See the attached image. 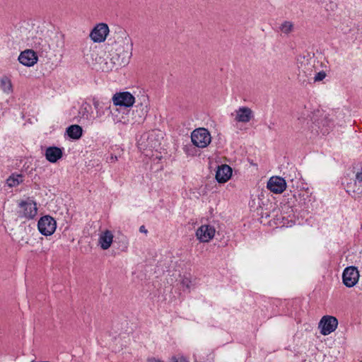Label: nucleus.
<instances>
[{"label":"nucleus","mask_w":362,"mask_h":362,"mask_svg":"<svg viewBox=\"0 0 362 362\" xmlns=\"http://www.w3.org/2000/svg\"><path fill=\"white\" fill-rule=\"evenodd\" d=\"M124 35V44L127 47L126 49H124L120 54H117V55L118 56V57L117 58V62L114 60V57L110 58L107 56L98 57L96 52L95 50H92L91 49H90L88 51L83 52L84 59H87V61L89 63L90 62V59H92L93 62L94 59H99V62H97V69L101 70L104 72H109L112 71L113 69H115V67L116 66V65H127L129 63V59L132 57L131 49H129V47H132V42L128 35H127L126 33Z\"/></svg>","instance_id":"obj_1"},{"label":"nucleus","mask_w":362,"mask_h":362,"mask_svg":"<svg viewBox=\"0 0 362 362\" xmlns=\"http://www.w3.org/2000/svg\"><path fill=\"white\" fill-rule=\"evenodd\" d=\"M18 216L25 221L33 219L37 214V204L33 199L27 198L18 203Z\"/></svg>","instance_id":"obj_2"},{"label":"nucleus","mask_w":362,"mask_h":362,"mask_svg":"<svg viewBox=\"0 0 362 362\" xmlns=\"http://www.w3.org/2000/svg\"><path fill=\"white\" fill-rule=\"evenodd\" d=\"M191 139L194 146L199 148H205L210 144L211 136L206 129L200 127L192 132Z\"/></svg>","instance_id":"obj_3"},{"label":"nucleus","mask_w":362,"mask_h":362,"mask_svg":"<svg viewBox=\"0 0 362 362\" xmlns=\"http://www.w3.org/2000/svg\"><path fill=\"white\" fill-rule=\"evenodd\" d=\"M110 33L107 24L105 23H98L91 30L89 37L93 42L100 43L105 41Z\"/></svg>","instance_id":"obj_4"},{"label":"nucleus","mask_w":362,"mask_h":362,"mask_svg":"<svg viewBox=\"0 0 362 362\" xmlns=\"http://www.w3.org/2000/svg\"><path fill=\"white\" fill-rule=\"evenodd\" d=\"M314 61L312 59L300 57L297 59L298 78H310L315 72Z\"/></svg>","instance_id":"obj_5"},{"label":"nucleus","mask_w":362,"mask_h":362,"mask_svg":"<svg viewBox=\"0 0 362 362\" xmlns=\"http://www.w3.org/2000/svg\"><path fill=\"white\" fill-rule=\"evenodd\" d=\"M37 228L40 233L43 235H51L56 230L57 222L52 216H45L38 221Z\"/></svg>","instance_id":"obj_6"},{"label":"nucleus","mask_w":362,"mask_h":362,"mask_svg":"<svg viewBox=\"0 0 362 362\" xmlns=\"http://www.w3.org/2000/svg\"><path fill=\"white\" fill-rule=\"evenodd\" d=\"M337 325L338 320L335 317L325 315L321 318L318 327L322 335H328L335 331L337 328Z\"/></svg>","instance_id":"obj_7"},{"label":"nucleus","mask_w":362,"mask_h":362,"mask_svg":"<svg viewBox=\"0 0 362 362\" xmlns=\"http://www.w3.org/2000/svg\"><path fill=\"white\" fill-rule=\"evenodd\" d=\"M232 116L235 122L246 124L253 119L254 112L250 107L242 106L236 109L232 113Z\"/></svg>","instance_id":"obj_8"},{"label":"nucleus","mask_w":362,"mask_h":362,"mask_svg":"<svg viewBox=\"0 0 362 362\" xmlns=\"http://www.w3.org/2000/svg\"><path fill=\"white\" fill-rule=\"evenodd\" d=\"M359 276V272L356 267H348L343 272V283L346 287H353L358 283Z\"/></svg>","instance_id":"obj_9"},{"label":"nucleus","mask_w":362,"mask_h":362,"mask_svg":"<svg viewBox=\"0 0 362 362\" xmlns=\"http://www.w3.org/2000/svg\"><path fill=\"white\" fill-rule=\"evenodd\" d=\"M216 234V229L210 225H202L196 231V237L201 243L210 242Z\"/></svg>","instance_id":"obj_10"},{"label":"nucleus","mask_w":362,"mask_h":362,"mask_svg":"<svg viewBox=\"0 0 362 362\" xmlns=\"http://www.w3.org/2000/svg\"><path fill=\"white\" fill-rule=\"evenodd\" d=\"M112 102L116 106L131 107L134 103L135 98L129 92H120L113 95Z\"/></svg>","instance_id":"obj_11"},{"label":"nucleus","mask_w":362,"mask_h":362,"mask_svg":"<svg viewBox=\"0 0 362 362\" xmlns=\"http://www.w3.org/2000/svg\"><path fill=\"white\" fill-rule=\"evenodd\" d=\"M267 188L275 194L282 193L286 188V182L281 177H272L267 182Z\"/></svg>","instance_id":"obj_12"},{"label":"nucleus","mask_w":362,"mask_h":362,"mask_svg":"<svg viewBox=\"0 0 362 362\" xmlns=\"http://www.w3.org/2000/svg\"><path fill=\"white\" fill-rule=\"evenodd\" d=\"M37 60V54L32 49L24 50L18 57L19 62L25 66H34Z\"/></svg>","instance_id":"obj_13"},{"label":"nucleus","mask_w":362,"mask_h":362,"mask_svg":"<svg viewBox=\"0 0 362 362\" xmlns=\"http://www.w3.org/2000/svg\"><path fill=\"white\" fill-rule=\"evenodd\" d=\"M114 234L110 230H102L98 235V245L102 250L109 249L113 243Z\"/></svg>","instance_id":"obj_14"},{"label":"nucleus","mask_w":362,"mask_h":362,"mask_svg":"<svg viewBox=\"0 0 362 362\" xmlns=\"http://www.w3.org/2000/svg\"><path fill=\"white\" fill-rule=\"evenodd\" d=\"M112 119L115 124H127L131 122L129 119L130 111H121L118 108L110 111Z\"/></svg>","instance_id":"obj_15"},{"label":"nucleus","mask_w":362,"mask_h":362,"mask_svg":"<svg viewBox=\"0 0 362 362\" xmlns=\"http://www.w3.org/2000/svg\"><path fill=\"white\" fill-rule=\"evenodd\" d=\"M347 192L362 195V168L356 172L354 182L348 184Z\"/></svg>","instance_id":"obj_16"},{"label":"nucleus","mask_w":362,"mask_h":362,"mask_svg":"<svg viewBox=\"0 0 362 362\" xmlns=\"http://www.w3.org/2000/svg\"><path fill=\"white\" fill-rule=\"evenodd\" d=\"M231 175V168L228 165H222L216 170V179L219 183H225L230 178Z\"/></svg>","instance_id":"obj_17"},{"label":"nucleus","mask_w":362,"mask_h":362,"mask_svg":"<svg viewBox=\"0 0 362 362\" xmlns=\"http://www.w3.org/2000/svg\"><path fill=\"white\" fill-rule=\"evenodd\" d=\"M45 156L51 163H56L62 156V151L57 147H49L46 149Z\"/></svg>","instance_id":"obj_18"},{"label":"nucleus","mask_w":362,"mask_h":362,"mask_svg":"<svg viewBox=\"0 0 362 362\" xmlns=\"http://www.w3.org/2000/svg\"><path fill=\"white\" fill-rule=\"evenodd\" d=\"M148 110V105H147L146 102H145L144 103H141L140 105H137L136 107V112L138 114L133 118V120L135 122H138V123L141 122L144 119V117H146V115H147Z\"/></svg>","instance_id":"obj_19"},{"label":"nucleus","mask_w":362,"mask_h":362,"mask_svg":"<svg viewBox=\"0 0 362 362\" xmlns=\"http://www.w3.org/2000/svg\"><path fill=\"white\" fill-rule=\"evenodd\" d=\"M180 286L184 291L190 292L194 288V280L190 275H183L180 276Z\"/></svg>","instance_id":"obj_20"},{"label":"nucleus","mask_w":362,"mask_h":362,"mask_svg":"<svg viewBox=\"0 0 362 362\" xmlns=\"http://www.w3.org/2000/svg\"><path fill=\"white\" fill-rule=\"evenodd\" d=\"M0 89L7 95L13 92V85L8 77L4 76L0 78Z\"/></svg>","instance_id":"obj_21"},{"label":"nucleus","mask_w":362,"mask_h":362,"mask_svg":"<svg viewBox=\"0 0 362 362\" xmlns=\"http://www.w3.org/2000/svg\"><path fill=\"white\" fill-rule=\"evenodd\" d=\"M66 133L71 139H78L82 135V128L79 125L73 124L67 128Z\"/></svg>","instance_id":"obj_22"},{"label":"nucleus","mask_w":362,"mask_h":362,"mask_svg":"<svg viewBox=\"0 0 362 362\" xmlns=\"http://www.w3.org/2000/svg\"><path fill=\"white\" fill-rule=\"evenodd\" d=\"M23 182V177L21 175H12L6 180V184L9 187H14Z\"/></svg>","instance_id":"obj_23"},{"label":"nucleus","mask_w":362,"mask_h":362,"mask_svg":"<svg viewBox=\"0 0 362 362\" xmlns=\"http://www.w3.org/2000/svg\"><path fill=\"white\" fill-rule=\"evenodd\" d=\"M293 23L291 21H284L280 26L281 31L286 35H288L293 32Z\"/></svg>","instance_id":"obj_24"},{"label":"nucleus","mask_w":362,"mask_h":362,"mask_svg":"<svg viewBox=\"0 0 362 362\" xmlns=\"http://www.w3.org/2000/svg\"><path fill=\"white\" fill-rule=\"evenodd\" d=\"M326 76L327 74L324 71H319L313 77V81L314 82L322 81L326 77Z\"/></svg>","instance_id":"obj_25"},{"label":"nucleus","mask_w":362,"mask_h":362,"mask_svg":"<svg viewBox=\"0 0 362 362\" xmlns=\"http://www.w3.org/2000/svg\"><path fill=\"white\" fill-rule=\"evenodd\" d=\"M94 107L96 110V117L100 118L104 114L105 112L103 110L98 102L94 103Z\"/></svg>","instance_id":"obj_26"},{"label":"nucleus","mask_w":362,"mask_h":362,"mask_svg":"<svg viewBox=\"0 0 362 362\" xmlns=\"http://www.w3.org/2000/svg\"><path fill=\"white\" fill-rule=\"evenodd\" d=\"M117 160V157L114 155H111L110 157L109 158V162H110V163H114Z\"/></svg>","instance_id":"obj_27"},{"label":"nucleus","mask_w":362,"mask_h":362,"mask_svg":"<svg viewBox=\"0 0 362 362\" xmlns=\"http://www.w3.org/2000/svg\"><path fill=\"white\" fill-rule=\"evenodd\" d=\"M139 231L141 233H147V230L145 228V227L144 226H141L140 228H139Z\"/></svg>","instance_id":"obj_28"},{"label":"nucleus","mask_w":362,"mask_h":362,"mask_svg":"<svg viewBox=\"0 0 362 362\" xmlns=\"http://www.w3.org/2000/svg\"><path fill=\"white\" fill-rule=\"evenodd\" d=\"M95 62H95V63H93V64H94V65H95V66H96V68H97V67H98L97 62H99V60L98 61V59H95Z\"/></svg>","instance_id":"obj_29"},{"label":"nucleus","mask_w":362,"mask_h":362,"mask_svg":"<svg viewBox=\"0 0 362 362\" xmlns=\"http://www.w3.org/2000/svg\"><path fill=\"white\" fill-rule=\"evenodd\" d=\"M87 119H88L89 122H90L91 123H93V120H92V119H89V118H87Z\"/></svg>","instance_id":"obj_30"},{"label":"nucleus","mask_w":362,"mask_h":362,"mask_svg":"<svg viewBox=\"0 0 362 362\" xmlns=\"http://www.w3.org/2000/svg\"><path fill=\"white\" fill-rule=\"evenodd\" d=\"M362 362V361H361Z\"/></svg>","instance_id":"obj_31"}]
</instances>
